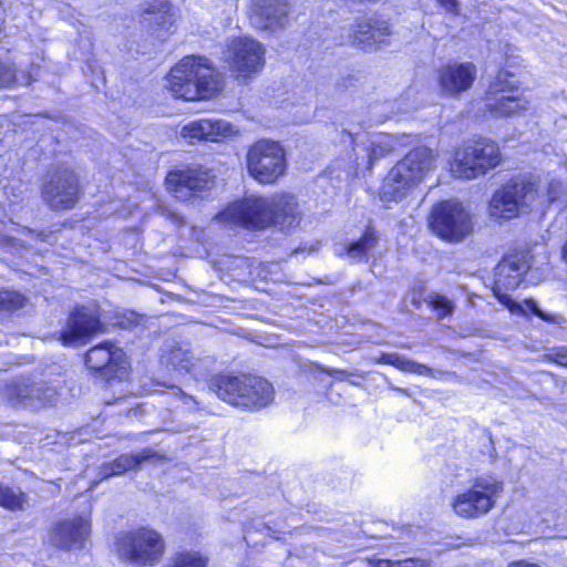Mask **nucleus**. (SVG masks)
<instances>
[{
	"instance_id": "473e14b6",
	"label": "nucleus",
	"mask_w": 567,
	"mask_h": 567,
	"mask_svg": "<svg viewBox=\"0 0 567 567\" xmlns=\"http://www.w3.org/2000/svg\"><path fill=\"white\" fill-rule=\"evenodd\" d=\"M526 307L534 316L546 322L560 324L564 321L563 316L544 311L535 300H527Z\"/></svg>"
},
{
	"instance_id": "dca6fc26",
	"label": "nucleus",
	"mask_w": 567,
	"mask_h": 567,
	"mask_svg": "<svg viewBox=\"0 0 567 567\" xmlns=\"http://www.w3.org/2000/svg\"><path fill=\"white\" fill-rule=\"evenodd\" d=\"M214 176L200 167L171 172L166 177L167 188L179 200H192L202 197V192L213 187Z\"/></svg>"
},
{
	"instance_id": "6ab92c4d",
	"label": "nucleus",
	"mask_w": 567,
	"mask_h": 567,
	"mask_svg": "<svg viewBox=\"0 0 567 567\" xmlns=\"http://www.w3.org/2000/svg\"><path fill=\"white\" fill-rule=\"evenodd\" d=\"M529 268L530 265L526 252L507 255L498 262L495 268L494 292L503 305L509 306L508 303L512 299L506 293H499L498 289L501 287L509 290L518 288Z\"/></svg>"
},
{
	"instance_id": "f3484780",
	"label": "nucleus",
	"mask_w": 567,
	"mask_h": 567,
	"mask_svg": "<svg viewBox=\"0 0 567 567\" xmlns=\"http://www.w3.org/2000/svg\"><path fill=\"white\" fill-rule=\"evenodd\" d=\"M161 361L177 375L192 374L195 378L204 377L214 362L210 357H198L187 346L179 343L167 344Z\"/></svg>"
},
{
	"instance_id": "bb28decb",
	"label": "nucleus",
	"mask_w": 567,
	"mask_h": 567,
	"mask_svg": "<svg viewBox=\"0 0 567 567\" xmlns=\"http://www.w3.org/2000/svg\"><path fill=\"white\" fill-rule=\"evenodd\" d=\"M379 237L377 231L372 227H367L362 236L354 241L346 245L340 250H337L339 256L346 254L350 259L354 261H368L370 252L378 245Z\"/></svg>"
},
{
	"instance_id": "7ed1b4c3",
	"label": "nucleus",
	"mask_w": 567,
	"mask_h": 567,
	"mask_svg": "<svg viewBox=\"0 0 567 567\" xmlns=\"http://www.w3.org/2000/svg\"><path fill=\"white\" fill-rule=\"evenodd\" d=\"M167 87L177 99L206 100L220 89L218 73L203 56H186L167 78Z\"/></svg>"
},
{
	"instance_id": "603ef678",
	"label": "nucleus",
	"mask_w": 567,
	"mask_h": 567,
	"mask_svg": "<svg viewBox=\"0 0 567 567\" xmlns=\"http://www.w3.org/2000/svg\"><path fill=\"white\" fill-rule=\"evenodd\" d=\"M303 250H305V248H301V247H300V248H297L296 252H298V251H303Z\"/></svg>"
},
{
	"instance_id": "4c0bfd02",
	"label": "nucleus",
	"mask_w": 567,
	"mask_h": 567,
	"mask_svg": "<svg viewBox=\"0 0 567 567\" xmlns=\"http://www.w3.org/2000/svg\"><path fill=\"white\" fill-rule=\"evenodd\" d=\"M326 373L336 380L343 381L349 380L351 377H359L360 379H363L362 374H360L358 371H347V370H339V369H327Z\"/></svg>"
},
{
	"instance_id": "f257e3e1",
	"label": "nucleus",
	"mask_w": 567,
	"mask_h": 567,
	"mask_svg": "<svg viewBox=\"0 0 567 567\" xmlns=\"http://www.w3.org/2000/svg\"><path fill=\"white\" fill-rule=\"evenodd\" d=\"M225 225L262 230L275 227L280 231L295 229L301 219L299 205L293 195L277 194L271 197L246 196L229 204L216 215Z\"/></svg>"
},
{
	"instance_id": "c9c22d12",
	"label": "nucleus",
	"mask_w": 567,
	"mask_h": 567,
	"mask_svg": "<svg viewBox=\"0 0 567 567\" xmlns=\"http://www.w3.org/2000/svg\"><path fill=\"white\" fill-rule=\"evenodd\" d=\"M371 567H415V560L413 559H377L371 563Z\"/></svg>"
},
{
	"instance_id": "6e6552de",
	"label": "nucleus",
	"mask_w": 567,
	"mask_h": 567,
	"mask_svg": "<svg viewBox=\"0 0 567 567\" xmlns=\"http://www.w3.org/2000/svg\"><path fill=\"white\" fill-rule=\"evenodd\" d=\"M501 161L498 146L486 138H480L456 152L451 171L458 178L472 179L494 168Z\"/></svg>"
},
{
	"instance_id": "9d476101",
	"label": "nucleus",
	"mask_w": 567,
	"mask_h": 567,
	"mask_svg": "<svg viewBox=\"0 0 567 567\" xmlns=\"http://www.w3.org/2000/svg\"><path fill=\"white\" fill-rule=\"evenodd\" d=\"M429 224L433 233L447 241H460L473 230L470 213L457 200H444L436 204Z\"/></svg>"
},
{
	"instance_id": "ea45409f",
	"label": "nucleus",
	"mask_w": 567,
	"mask_h": 567,
	"mask_svg": "<svg viewBox=\"0 0 567 567\" xmlns=\"http://www.w3.org/2000/svg\"><path fill=\"white\" fill-rule=\"evenodd\" d=\"M446 11L457 13L458 2L457 0H436Z\"/></svg>"
},
{
	"instance_id": "c85d7f7f",
	"label": "nucleus",
	"mask_w": 567,
	"mask_h": 567,
	"mask_svg": "<svg viewBox=\"0 0 567 567\" xmlns=\"http://www.w3.org/2000/svg\"><path fill=\"white\" fill-rule=\"evenodd\" d=\"M28 496L19 487H10L0 483V506L9 511H23Z\"/></svg>"
},
{
	"instance_id": "4be33fe9",
	"label": "nucleus",
	"mask_w": 567,
	"mask_h": 567,
	"mask_svg": "<svg viewBox=\"0 0 567 567\" xmlns=\"http://www.w3.org/2000/svg\"><path fill=\"white\" fill-rule=\"evenodd\" d=\"M391 31L384 20L363 16L352 25L349 38L353 47L364 51H375L386 42Z\"/></svg>"
},
{
	"instance_id": "58836bf2",
	"label": "nucleus",
	"mask_w": 567,
	"mask_h": 567,
	"mask_svg": "<svg viewBox=\"0 0 567 567\" xmlns=\"http://www.w3.org/2000/svg\"><path fill=\"white\" fill-rule=\"evenodd\" d=\"M554 361L559 365L567 367V347H563L555 352Z\"/></svg>"
},
{
	"instance_id": "4468645a",
	"label": "nucleus",
	"mask_w": 567,
	"mask_h": 567,
	"mask_svg": "<svg viewBox=\"0 0 567 567\" xmlns=\"http://www.w3.org/2000/svg\"><path fill=\"white\" fill-rule=\"evenodd\" d=\"M85 364L99 378L110 382L127 375L128 362L124 351L111 341L92 347L85 354Z\"/></svg>"
},
{
	"instance_id": "a878e982",
	"label": "nucleus",
	"mask_w": 567,
	"mask_h": 567,
	"mask_svg": "<svg viewBox=\"0 0 567 567\" xmlns=\"http://www.w3.org/2000/svg\"><path fill=\"white\" fill-rule=\"evenodd\" d=\"M156 456L157 452L150 447L143 449L138 453L122 454L114 461L103 464L101 474L104 478L122 475L130 470L138 468L142 463Z\"/></svg>"
},
{
	"instance_id": "5701e85b",
	"label": "nucleus",
	"mask_w": 567,
	"mask_h": 567,
	"mask_svg": "<svg viewBox=\"0 0 567 567\" xmlns=\"http://www.w3.org/2000/svg\"><path fill=\"white\" fill-rule=\"evenodd\" d=\"M91 533V524L84 517L63 519L50 530L51 545L63 550L81 549Z\"/></svg>"
},
{
	"instance_id": "393cba45",
	"label": "nucleus",
	"mask_w": 567,
	"mask_h": 567,
	"mask_svg": "<svg viewBox=\"0 0 567 567\" xmlns=\"http://www.w3.org/2000/svg\"><path fill=\"white\" fill-rule=\"evenodd\" d=\"M235 133L234 126L224 120L200 118L183 126L181 135L194 141L218 142Z\"/></svg>"
},
{
	"instance_id": "f704fd0d",
	"label": "nucleus",
	"mask_w": 567,
	"mask_h": 567,
	"mask_svg": "<svg viewBox=\"0 0 567 567\" xmlns=\"http://www.w3.org/2000/svg\"><path fill=\"white\" fill-rule=\"evenodd\" d=\"M379 363L389 364L403 371L406 362V358L398 353H382L378 359Z\"/></svg>"
},
{
	"instance_id": "a19ab883",
	"label": "nucleus",
	"mask_w": 567,
	"mask_h": 567,
	"mask_svg": "<svg viewBox=\"0 0 567 567\" xmlns=\"http://www.w3.org/2000/svg\"><path fill=\"white\" fill-rule=\"evenodd\" d=\"M137 321V317L135 313L131 312L127 318L121 319L117 321V324L122 328H126L127 326L135 323Z\"/></svg>"
},
{
	"instance_id": "72a5a7b5",
	"label": "nucleus",
	"mask_w": 567,
	"mask_h": 567,
	"mask_svg": "<svg viewBox=\"0 0 567 567\" xmlns=\"http://www.w3.org/2000/svg\"><path fill=\"white\" fill-rule=\"evenodd\" d=\"M431 305L435 311H437L439 317H446L453 312V303L446 297L436 295L432 298Z\"/></svg>"
},
{
	"instance_id": "2eb2a0df",
	"label": "nucleus",
	"mask_w": 567,
	"mask_h": 567,
	"mask_svg": "<svg viewBox=\"0 0 567 567\" xmlns=\"http://www.w3.org/2000/svg\"><path fill=\"white\" fill-rule=\"evenodd\" d=\"M4 396L14 406L39 409L52 404L58 392L54 386L44 382H33L29 378H18L6 385Z\"/></svg>"
},
{
	"instance_id": "37998d69",
	"label": "nucleus",
	"mask_w": 567,
	"mask_h": 567,
	"mask_svg": "<svg viewBox=\"0 0 567 567\" xmlns=\"http://www.w3.org/2000/svg\"><path fill=\"white\" fill-rule=\"evenodd\" d=\"M509 567H539V566L535 565V564H532V563H527V561L520 560V561L512 563L509 565Z\"/></svg>"
},
{
	"instance_id": "aec40b11",
	"label": "nucleus",
	"mask_w": 567,
	"mask_h": 567,
	"mask_svg": "<svg viewBox=\"0 0 567 567\" xmlns=\"http://www.w3.org/2000/svg\"><path fill=\"white\" fill-rule=\"evenodd\" d=\"M477 69L473 62H453L439 70L437 82L443 95L456 97L470 90L476 79Z\"/></svg>"
},
{
	"instance_id": "cd10ccee",
	"label": "nucleus",
	"mask_w": 567,
	"mask_h": 567,
	"mask_svg": "<svg viewBox=\"0 0 567 567\" xmlns=\"http://www.w3.org/2000/svg\"><path fill=\"white\" fill-rule=\"evenodd\" d=\"M394 150V141L389 135L379 136L370 145L361 146V151L367 154L368 169H372L373 164L380 158L389 155Z\"/></svg>"
},
{
	"instance_id": "e433bc0d",
	"label": "nucleus",
	"mask_w": 567,
	"mask_h": 567,
	"mask_svg": "<svg viewBox=\"0 0 567 567\" xmlns=\"http://www.w3.org/2000/svg\"><path fill=\"white\" fill-rule=\"evenodd\" d=\"M405 372H411L420 375H430L432 369L425 364L414 362L412 360L406 359L404 370Z\"/></svg>"
},
{
	"instance_id": "a211bd4d",
	"label": "nucleus",
	"mask_w": 567,
	"mask_h": 567,
	"mask_svg": "<svg viewBox=\"0 0 567 567\" xmlns=\"http://www.w3.org/2000/svg\"><path fill=\"white\" fill-rule=\"evenodd\" d=\"M102 328L103 324L95 307H78L70 313L60 339L63 344L70 346L90 339L102 331Z\"/></svg>"
},
{
	"instance_id": "412c9836",
	"label": "nucleus",
	"mask_w": 567,
	"mask_h": 567,
	"mask_svg": "<svg viewBox=\"0 0 567 567\" xmlns=\"http://www.w3.org/2000/svg\"><path fill=\"white\" fill-rule=\"evenodd\" d=\"M289 11L287 0H251L249 19L255 28L274 32L285 28Z\"/></svg>"
},
{
	"instance_id": "1a4fd4ad",
	"label": "nucleus",
	"mask_w": 567,
	"mask_h": 567,
	"mask_svg": "<svg viewBox=\"0 0 567 567\" xmlns=\"http://www.w3.org/2000/svg\"><path fill=\"white\" fill-rule=\"evenodd\" d=\"M517 91L518 82L515 80V75L506 70H501L485 93V107L496 117L522 114L527 110L529 102L526 97L516 95Z\"/></svg>"
},
{
	"instance_id": "7c9ffc66",
	"label": "nucleus",
	"mask_w": 567,
	"mask_h": 567,
	"mask_svg": "<svg viewBox=\"0 0 567 567\" xmlns=\"http://www.w3.org/2000/svg\"><path fill=\"white\" fill-rule=\"evenodd\" d=\"M27 301L28 299L18 291L0 290V316L22 309Z\"/></svg>"
},
{
	"instance_id": "39448f33",
	"label": "nucleus",
	"mask_w": 567,
	"mask_h": 567,
	"mask_svg": "<svg viewBox=\"0 0 567 567\" xmlns=\"http://www.w3.org/2000/svg\"><path fill=\"white\" fill-rule=\"evenodd\" d=\"M81 196L80 175L73 166L58 162L51 164L41 176L40 197L51 210H71Z\"/></svg>"
},
{
	"instance_id": "f03ea898",
	"label": "nucleus",
	"mask_w": 567,
	"mask_h": 567,
	"mask_svg": "<svg viewBox=\"0 0 567 567\" xmlns=\"http://www.w3.org/2000/svg\"><path fill=\"white\" fill-rule=\"evenodd\" d=\"M208 389L221 401L245 411H256L274 400V388L252 374L220 373L210 378Z\"/></svg>"
},
{
	"instance_id": "49530a36",
	"label": "nucleus",
	"mask_w": 567,
	"mask_h": 567,
	"mask_svg": "<svg viewBox=\"0 0 567 567\" xmlns=\"http://www.w3.org/2000/svg\"><path fill=\"white\" fill-rule=\"evenodd\" d=\"M561 257H563L564 261L567 264V240L561 248Z\"/></svg>"
},
{
	"instance_id": "de8ad7c7",
	"label": "nucleus",
	"mask_w": 567,
	"mask_h": 567,
	"mask_svg": "<svg viewBox=\"0 0 567 567\" xmlns=\"http://www.w3.org/2000/svg\"><path fill=\"white\" fill-rule=\"evenodd\" d=\"M395 391L398 392H401L403 394H406V395H410L409 393V390L408 389H403V388H393Z\"/></svg>"
},
{
	"instance_id": "b1692460",
	"label": "nucleus",
	"mask_w": 567,
	"mask_h": 567,
	"mask_svg": "<svg viewBox=\"0 0 567 567\" xmlns=\"http://www.w3.org/2000/svg\"><path fill=\"white\" fill-rule=\"evenodd\" d=\"M175 12L167 0H154L142 11V23L152 37L165 41L175 31Z\"/></svg>"
},
{
	"instance_id": "79ce46f5",
	"label": "nucleus",
	"mask_w": 567,
	"mask_h": 567,
	"mask_svg": "<svg viewBox=\"0 0 567 567\" xmlns=\"http://www.w3.org/2000/svg\"><path fill=\"white\" fill-rule=\"evenodd\" d=\"M509 567H539V566L535 565V564H532V563H527V561L520 560V561L512 563L509 565Z\"/></svg>"
},
{
	"instance_id": "20e7f679",
	"label": "nucleus",
	"mask_w": 567,
	"mask_h": 567,
	"mask_svg": "<svg viewBox=\"0 0 567 567\" xmlns=\"http://www.w3.org/2000/svg\"><path fill=\"white\" fill-rule=\"evenodd\" d=\"M436 157L425 146L411 150L383 179L380 196L385 202L402 199L434 167Z\"/></svg>"
},
{
	"instance_id": "9b49d317",
	"label": "nucleus",
	"mask_w": 567,
	"mask_h": 567,
	"mask_svg": "<svg viewBox=\"0 0 567 567\" xmlns=\"http://www.w3.org/2000/svg\"><path fill=\"white\" fill-rule=\"evenodd\" d=\"M249 174L261 184H272L285 174L286 157L277 142L261 140L247 154Z\"/></svg>"
},
{
	"instance_id": "0eeeda50",
	"label": "nucleus",
	"mask_w": 567,
	"mask_h": 567,
	"mask_svg": "<svg viewBox=\"0 0 567 567\" xmlns=\"http://www.w3.org/2000/svg\"><path fill=\"white\" fill-rule=\"evenodd\" d=\"M503 492V483L494 476L476 477L472 486L455 496L452 506L456 515L476 518L487 514Z\"/></svg>"
},
{
	"instance_id": "f8f14e48",
	"label": "nucleus",
	"mask_w": 567,
	"mask_h": 567,
	"mask_svg": "<svg viewBox=\"0 0 567 567\" xmlns=\"http://www.w3.org/2000/svg\"><path fill=\"white\" fill-rule=\"evenodd\" d=\"M164 550L163 539L153 529L140 528L118 539V553L126 560L138 565H153Z\"/></svg>"
},
{
	"instance_id": "8fccbe9b",
	"label": "nucleus",
	"mask_w": 567,
	"mask_h": 567,
	"mask_svg": "<svg viewBox=\"0 0 567 567\" xmlns=\"http://www.w3.org/2000/svg\"><path fill=\"white\" fill-rule=\"evenodd\" d=\"M348 381H349L351 384H353V385H359V382H357V381H355V379H352V380H351V379L349 378V380H348Z\"/></svg>"
},
{
	"instance_id": "c03bdc74",
	"label": "nucleus",
	"mask_w": 567,
	"mask_h": 567,
	"mask_svg": "<svg viewBox=\"0 0 567 567\" xmlns=\"http://www.w3.org/2000/svg\"><path fill=\"white\" fill-rule=\"evenodd\" d=\"M172 218H173V220H174L176 224H178V225H182V224H184V223H185V221H184V218H183L182 216L177 215V214H173V215H172Z\"/></svg>"
},
{
	"instance_id": "423d86ee",
	"label": "nucleus",
	"mask_w": 567,
	"mask_h": 567,
	"mask_svg": "<svg viewBox=\"0 0 567 567\" xmlns=\"http://www.w3.org/2000/svg\"><path fill=\"white\" fill-rule=\"evenodd\" d=\"M536 185L522 177L512 178L495 192L489 202V214L498 219H512L527 213L536 200Z\"/></svg>"
},
{
	"instance_id": "3c124183",
	"label": "nucleus",
	"mask_w": 567,
	"mask_h": 567,
	"mask_svg": "<svg viewBox=\"0 0 567 567\" xmlns=\"http://www.w3.org/2000/svg\"><path fill=\"white\" fill-rule=\"evenodd\" d=\"M347 135H348V138L353 143V142H354V138H353L352 134H350V133H349V134H347Z\"/></svg>"
},
{
	"instance_id": "c756f323",
	"label": "nucleus",
	"mask_w": 567,
	"mask_h": 567,
	"mask_svg": "<svg viewBox=\"0 0 567 567\" xmlns=\"http://www.w3.org/2000/svg\"><path fill=\"white\" fill-rule=\"evenodd\" d=\"M31 81L32 76L30 73L0 61V86L29 85Z\"/></svg>"
},
{
	"instance_id": "a18cd8bd",
	"label": "nucleus",
	"mask_w": 567,
	"mask_h": 567,
	"mask_svg": "<svg viewBox=\"0 0 567 567\" xmlns=\"http://www.w3.org/2000/svg\"><path fill=\"white\" fill-rule=\"evenodd\" d=\"M548 196L551 202L557 199V196L554 194V185L551 184L548 189Z\"/></svg>"
},
{
	"instance_id": "ddd939ff",
	"label": "nucleus",
	"mask_w": 567,
	"mask_h": 567,
	"mask_svg": "<svg viewBox=\"0 0 567 567\" xmlns=\"http://www.w3.org/2000/svg\"><path fill=\"white\" fill-rule=\"evenodd\" d=\"M225 59L235 76L246 80L261 71L265 49L251 38H237L229 41Z\"/></svg>"
},
{
	"instance_id": "2f4dec72",
	"label": "nucleus",
	"mask_w": 567,
	"mask_h": 567,
	"mask_svg": "<svg viewBox=\"0 0 567 567\" xmlns=\"http://www.w3.org/2000/svg\"><path fill=\"white\" fill-rule=\"evenodd\" d=\"M208 558L197 551L176 554L171 564L164 567H206Z\"/></svg>"
},
{
	"instance_id": "09e8293b",
	"label": "nucleus",
	"mask_w": 567,
	"mask_h": 567,
	"mask_svg": "<svg viewBox=\"0 0 567 567\" xmlns=\"http://www.w3.org/2000/svg\"><path fill=\"white\" fill-rule=\"evenodd\" d=\"M353 151H354V155H355V157H354V162H355V164L359 166V165H360V163H359V155H358V151H357V148H353Z\"/></svg>"
}]
</instances>
